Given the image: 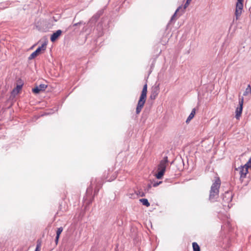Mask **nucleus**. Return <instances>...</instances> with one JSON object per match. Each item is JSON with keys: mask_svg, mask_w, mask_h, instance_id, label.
<instances>
[{"mask_svg": "<svg viewBox=\"0 0 251 251\" xmlns=\"http://www.w3.org/2000/svg\"><path fill=\"white\" fill-rule=\"evenodd\" d=\"M221 181L219 177H217L212 183L209 192V200L214 202L217 201L219 198V189Z\"/></svg>", "mask_w": 251, "mask_h": 251, "instance_id": "nucleus-1", "label": "nucleus"}, {"mask_svg": "<svg viewBox=\"0 0 251 251\" xmlns=\"http://www.w3.org/2000/svg\"><path fill=\"white\" fill-rule=\"evenodd\" d=\"M147 88L148 85L147 83H146L143 86L141 94L140 96L139 100L137 103V105L136 108V114H139L141 112L146 102L147 99V94L148 92Z\"/></svg>", "mask_w": 251, "mask_h": 251, "instance_id": "nucleus-2", "label": "nucleus"}, {"mask_svg": "<svg viewBox=\"0 0 251 251\" xmlns=\"http://www.w3.org/2000/svg\"><path fill=\"white\" fill-rule=\"evenodd\" d=\"M168 162V157L164 156L158 166V173L155 174L157 179H161L164 176L166 169V164Z\"/></svg>", "mask_w": 251, "mask_h": 251, "instance_id": "nucleus-3", "label": "nucleus"}, {"mask_svg": "<svg viewBox=\"0 0 251 251\" xmlns=\"http://www.w3.org/2000/svg\"><path fill=\"white\" fill-rule=\"evenodd\" d=\"M47 48V43L44 42L41 46L39 47L34 52H33L28 57V60H32L41 53L42 51H45Z\"/></svg>", "mask_w": 251, "mask_h": 251, "instance_id": "nucleus-4", "label": "nucleus"}, {"mask_svg": "<svg viewBox=\"0 0 251 251\" xmlns=\"http://www.w3.org/2000/svg\"><path fill=\"white\" fill-rule=\"evenodd\" d=\"M244 98L242 97L239 99V106L235 110V118L236 119H239L242 113L243 108Z\"/></svg>", "mask_w": 251, "mask_h": 251, "instance_id": "nucleus-5", "label": "nucleus"}, {"mask_svg": "<svg viewBox=\"0 0 251 251\" xmlns=\"http://www.w3.org/2000/svg\"><path fill=\"white\" fill-rule=\"evenodd\" d=\"M243 1L244 0H237L236 2L235 12L236 19H238V17L241 15L242 13V10L243 7Z\"/></svg>", "mask_w": 251, "mask_h": 251, "instance_id": "nucleus-6", "label": "nucleus"}, {"mask_svg": "<svg viewBox=\"0 0 251 251\" xmlns=\"http://www.w3.org/2000/svg\"><path fill=\"white\" fill-rule=\"evenodd\" d=\"M47 87V85L41 84L39 85H36L32 88V92L35 94H40L41 92L44 91Z\"/></svg>", "mask_w": 251, "mask_h": 251, "instance_id": "nucleus-7", "label": "nucleus"}, {"mask_svg": "<svg viewBox=\"0 0 251 251\" xmlns=\"http://www.w3.org/2000/svg\"><path fill=\"white\" fill-rule=\"evenodd\" d=\"M23 84L17 85L16 87L14 88L11 92V95L10 96V99H14L16 95L19 93V92L22 90Z\"/></svg>", "mask_w": 251, "mask_h": 251, "instance_id": "nucleus-8", "label": "nucleus"}, {"mask_svg": "<svg viewBox=\"0 0 251 251\" xmlns=\"http://www.w3.org/2000/svg\"><path fill=\"white\" fill-rule=\"evenodd\" d=\"M232 192L230 191H226L222 196L223 200L227 203L232 201Z\"/></svg>", "mask_w": 251, "mask_h": 251, "instance_id": "nucleus-9", "label": "nucleus"}, {"mask_svg": "<svg viewBox=\"0 0 251 251\" xmlns=\"http://www.w3.org/2000/svg\"><path fill=\"white\" fill-rule=\"evenodd\" d=\"M180 9H182V6H179L177 8V9L176 10L175 12L174 13V14L172 16L169 23L172 22L174 21H176V19H177L176 18L177 15L178 16V17H179V16H180L181 15H182L183 14V11H180Z\"/></svg>", "mask_w": 251, "mask_h": 251, "instance_id": "nucleus-10", "label": "nucleus"}, {"mask_svg": "<svg viewBox=\"0 0 251 251\" xmlns=\"http://www.w3.org/2000/svg\"><path fill=\"white\" fill-rule=\"evenodd\" d=\"M239 173L240 174V180L242 181V179L245 178L247 176L249 171L248 169L246 168L243 166H241L239 167Z\"/></svg>", "mask_w": 251, "mask_h": 251, "instance_id": "nucleus-11", "label": "nucleus"}, {"mask_svg": "<svg viewBox=\"0 0 251 251\" xmlns=\"http://www.w3.org/2000/svg\"><path fill=\"white\" fill-rule=\"evenodd\" d=\"M62 31L60 29H58L55 32H53L50 36V40L52 42H54L56 41L59 36L61 35Z\"/></svg>", "mask_w": 251, "mask_h": 251, "instance_id": "nucleus-12", "label": "nucleus"}, {"mask_svg": "<svg viewBox=\"0 0 251 251\" xmlns=\"http://www.w3.org/2000/svg\"><path fill=\"white\" fill-rule=\"evenodd\" d=\"M159 93V85L155 86L152 88V91L150 96L151 100H155Z\"/></svg>", "mask_w": 251, "mask_h": 251, "instance_id": "nucleus-13", "label": "nucleus"}, {"mask_svg": "<svg viewBox=\"0 0 251 251\" xmlns=\"http://www.w3.org/2000/svg\"><path fill=\"white\" fill-rule=\"evenodd\" d=\"M104 12L103 9H101L98 11L96 14H95L91 19L90 21L92 23H96L100 17L103 14Z\"/></svg>", "mask_w": 251, "mask_h": 251, "instance_id": "nucleus-14", "label": "nucleus"}, {"mask_svg": "<svg viewBox=\"0 0 251 251\" xmlns=\"http://www.w3.org/2000/svg\"><path fill=\"white\" fill-rule=\"evenodd\" d=\"M195 114H196V108H194L192 109L191 113L190 114V115H189L188 117L187 118V119L186 121V123L187 124L189 123V122L194 118Z\"/></svg>", "mask_w": 251, "mask_h": 251, "instance_id": "nucleus-15", "label": "nucleus"}, {"mask_svg": "<svg viewBox=\"0 0 251 251\" xmlns=\"http://www.w3.org/2000/svg\"><path fill=\"white\" fill-rule=\"evenodd\" d=\"M139 201L142 203L143 205L147 207H149L150 205V203L147 199H141L139 200Z\"/></svg>", "mask_w": 251, "mask_h": 251, "instance_id": "nucleus-16", "label": "nucleus"}, {"mask_svg": "<svg viewBox=\"0 0 251 251\" xmlns=\"http://www.w3.org/2000/svg\"><path fill=\"white\" fill-rule=\"evenodd\" d=\"M192 247L193 251H201L200 247L196 242H193L192 243Z\"/></svg>", "mask_w": 251, "mask_h": 251, "instance_id": "nucleus-17", "label": "nucleus"}, {"mask_svg": "<svg viewBox=\"0 0 251 251\" xmlns=\"http://www.w3.org/2000/svg\"><path fill=\"white\" fill-rule=\"evenodd\" d=\"M250 94H251V85L249 84L244 91L243 95L245 96Z\"/></svg>", "mask_w": 251, "mask_h": 251, "instance_id": "nucleus-18", "label": "nucleus"}, {"mask_svg": "<svg viewBox=\"0 0 251 251\" xmlns=\"http://www.w3.org/2000/svg\"><path fill=\"white\" fill-rule=\"evenodd\" d=\"M63 230V227L61 226V227L58 228L56 230V236H60V234H61Z\"/></svg>", "mask_w": 251, "mask_h": 251, "instance_id": "nucleus-19", "label": "nucleus"}, {"mask_svg": "<svg viewBox=\"0 0 251 251\" xmlns=\"http://www.w3.org/2000/svg\"><path fill=\"white\" fill-rule=\"evenodd\" d=\"M152 185L151 183H149L147 187L144 188V191L147 192H149L150 190L151 189Z\"/></svg>", "mask_w": 251, "mask_h": 251, "instance_id": "nucleus-20", "label": "nucleus"}, {"mask_svg": "<svg viewBox=\"0 0 251 251\" xmlns=\"http://www.w3.org/2000/svg\"><path fill=\"white\" fill-rule=\"evenodd\" d=\"M246 168L249 169V168H251V160H249L243 166Z\"/></svg>", "mask_w": 251, "mask_h": 251, "instance_id": "nucleus-21", "label": "nucleus"}, {"mask_svg": "<svg viewBox=\"0 0 251 251\" xmlns=\"http://www.w3.org/2000/svg\"><path fill=\"white\" fill-rule=\"evenodd\" d=\"M190 2V1H188V0H186V2L184 4L183 8H182V9H180V11H183V13L184 12V10L189 5Z\"/></svg>", "mask_w": 251, "mask_h": 251, "instance_id": "nucleus-22", "label": "nucleus"}, {"mask_svg": "<svg viewBox=\"0 0 251 251\" xmlns=\"http://www.w3.org/2000/svg\"><path fill=\"white\" fill-rule=\"evenodd\" d=\"M136 193L137 195L140 197H143L145 196V193L141 189L139 190Z\"/></svg>", "mask_w": 251, "mask_h": 251, "instance_id": "nucleus-23", "label": "nucleus"}, {"mask_svg": "<svg viewBox=\"0 0 251 251\" xmlns=\"http://www.w3.org/2000/svg\"><path fill=\"white\" fill-rule=\"evenodd\" d=\"M162 181H157V182H154L153 183H152V186L153 187H157V186H158L159 184H160L161 183H162Z\"/></svg>", "mask_w": 251, "mask_h": 251, "instance_id": "nucleus-24", "label": "nucleus"}, {"mask_svg": "<svg viewBox=\"0 0 251 251\" xmlns=\"http://www.w3.org/2000/svg\"><path fill=\"white\" fill-rule=\"evenodd\" d=\"M59 238H60V236H56L55 239V245H57L58 244Z\"/></svg>", "mask_w": 251, "mask_h": 251, "instance_id": "nucleus-25", "label": "nucleus"}, {"mask_svg": "<svg viewBox=\"0 0 251 251\" xmlns=\"http://www.w3.org/2000/svg\"><path fill=\"white\" fill-rule=\"evenodd\" d=\"M40 251V245L37 244L36 245V247L35 251Z\"/></svg>", "mask_w": 251, "mask_h": 251, "instance_id": "nucleus-26", "label": "nucleus"}, {"mask_svg": "<svg viewBox=\"0 0 251 251\" xmlns=\"http://www.w3.org/2000/svg\"><path fill=\"white\" fill-rule=\"evenodd\" d=\"M82 24V22L81 21L79 22H78V23H75L73 25V26H77V25H80Z\"/></svg>", "mask_w": 251, "mask_h": 251, "instance_id": "nucleus-27", "label": "nucleus"}, {"mask_svg": "<svg viewBox=\"0 0 251 251\" xmlns=\"http://www.w3.org/2000/svg\"><path fill=\"white\" fill-rule=\"evenodd\" d=\"M8 149H9V148H8V147L7 146H6L5 147H2V149L3 150L6 151H8Z\"/></svg>", "mask_w": 251, "mask_h": 251, "instance_id": "nucleus-28", "label": "nucleus"}, {"mask_svg": "<svg viewBox=\"0 0 251 251\" xmlns=\"http://www.w3.org/2000/svg\"><path fill=\"white\" fill-rule=\"evenodd\" d=\"M99 189H95V191H94V195H97V194H98V192H99Z\"/></svg>", "mask_w": 251, "mask_h": 251, "instance_id": "nucleus-29", "label": "nucleus"}, {"mask_svg": "<svg viewBox=\"0 0 251 251\" xmlns=\"http://www.w3.org/2000/svg\"><path fill=\"white\" fill-rule=\"evenodd\" d=\"M61 206H62L61 204H60L59 207V209L60 211L61 210Z\"/></svg>", "mask_w": 251, "mask_h": 251, "instance_id": "nucleus-30", "label": "nucleus"}, {"mask_svg": "<svg viewBox=\"0 0 251 251\" xmlns=\"http://www.w3.org/2000/svg\"><path fill=\"white\" fill-rule=\"evenodd\" d=\"M249 11H250V12L251 13V6L250 7V8H249Z\"/></svg>", "mask_w": 251, "mask_h": 251, "instance_id": "nucleus-31", "label": "nucleus"}, {"mask_svg": "<svg viewBox=\"0 0 251 251\" xmlns=\"http://www.w3.org/2000/svg\"><path fill=\"white\" fill-rule=\"evenodd\" d=\"M59 214V211H58L57 212V214Z\"/></svg>", "mask_w": 251, "mask_h": 251, "instance_id": "nucleus-32", "label": "nucleus"}, {"mask_svg": "<svg viewBox=\"0 0 251 251\" xmlns=\"http://www.w3.org/2000/svg\"><path fill=\"white\" fill-rule=\"evenodd\" d=\"M173 163H174V161H173L171 163V164H172Z\"/></svg>", "mask_w": 251, "mask_h": 251, "instance_id": "nucleus-33", "label": "nucleus"}]
</instances>
